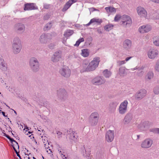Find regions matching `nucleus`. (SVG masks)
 <instances>
[{"instance_id":"f257e3e1","label":"nucleus","mask_w":159,"mask_h":159,"mask_svg":"<svg viewBox=\"0 0 159 159\" xmlns=\"http://www.w3.org/2000/svg\"><path fill=\"white\" fill-rule=\"evenodd\" d=\"M100 61V58L97 57L93 58L88 65L89 69L90 71L94 70L98 66Z\"/></svg>"},{"instance_id":"f03ea898","label":"nucleus","mask_w":159,"mask_h":159,"mask_svg":"<svg viewBox=\"0 0 159 159\" xmlns=\"http://www.w3.org/2000/svg\"><path fill=\"white\" fill-rule=\"evenodd\" d=\"M21 48V43L19 39L16 38L14 39V42L13 44V49L14 52L15 53L19 52Z\"/></svg>"},{"instance_id":"7ed1b4c3","label":"nucleus","mask_w":159,"mask_h":159,"mask_svg":"<svg viewBox=\"0 0 159 159\" xmlns=\"http://www.w3.org/2000/svg\"><path fill=\"white\" fill-rule=\"evenodd\" d=\"M121 20V25L125 27L129 26L132 23V20L130 17L125 15L122 16Z\"/></svg>"},{"instance_id":"20e7f679","label":"nucleus","mask_w":159,"mask_h":159,"mask_svg":"<svg viewBox=\"0 0 159 159\" xmlns=\"http://www.w3.org/2000/svg\"><path fill=\"white\" fill-rule=\"evenodd\" d=\"M59 72L61 75L66 77H69L71 73L70 70L67 66H64L60 70Z\"/></svg>"},{"instance_id":"39448f33","label":"nucleus","mask_w":159,"mask_h":159,"mask_svg":"<svg viewBox=\"0 0 159 159\" xmlns=\"http://www.w3.org/2000/svg\"><path fill=\"white\" fill-rule=\"evenodd\" d=\"M128 102L127 100H125L120 104L119 108V111L120 114H124L126 112Z\"/></svg>"},{"instance_id":"423d86ee","label":"nucleus","mask_w":159,"mask_h":159,"mask_svg":"<svg viewBox=\"0 0 159 159\" xmlns=\"http://www.w3.org/2000/svg\"><path fill=\"white\" fill-rule=\"evenodd\" d=\"M30 64L33 70L34 71H36L39 68V62L34 57H32L31 59Z\"/></svg>"},{"instance_id":"0eeeda50","label":"nucleus","mask_w":159,"mask_h":159,"mask_svg":"<svg viewBox=\"0 0 159 159\" xmlns=\"http://www.w3.org/2000/svg\"><path fill=\"white\" fill-rule=\"evenodd\" d=\"M114 132L113 130H108L106 134V140L108 142L112 141L114 138Z\"/></svg>"},{"instance_id":"6e6552de","label":"nucleus","mask_w":159,"mask_h":159,"mask_svg":"<svg viewBox=\"0 0 159 159\" xmlns=\"http://www.w3.org/2000/svg\"><path fill=\"white\" fill-rule=\"evenodd\" d=\"M105 80L104 78L101 77H97L92 80V83L95 85H101L104 84Z\"/></svg>"},{"instance_id":"1a4fd4ad","label":"nucleus","mask_w":159,"mask_h":159,"mask_svg":"<svg viewBox=\"0 0 159 159\" xmlns=\"http://www.w3.org/2000/svg\"><path fill=\"white\" fill-rule=\"evenodd\" d=\"M158 54V51L153 49L150 50L148 52V57L151 59L155 58Z\"/></svg>"},{"instance_id":"9d476101","label":"nucleus","mask_w":159,"mask_h":159,"mask_svg":"<svg viewBox=\"0 0 159 159\" xmlns=\"http://www.w3.org/2000/svg\"><path fill=\"white\" fill-rule=\"evenodd\" d=\"M134 122L132 116L130 114H127L125 116L123 120L124 124L125 125L129 123L132 124Z\"/></svg>"},{"instance_id":"9b49d317","label":"nucleus","mask_w":159,"mask_h":159,"mask_svg":"<svg viewBox=\"0 0 159 159\" xmlns=\"http://www.w3.org/2000/svg\"><path fill=\"white\" fill-rule=\"evenodd\" d=\"M137 13L141 17H146L147 15V11L143 8L139 7L137 8Z\"/></svg>"},{"instance_id":"f8f14e48","label":"nucleus","mask_w":159,"mask_h":159,"mask_svg":"<svg viewBox=\"0 0 159 159\" xmlns=\"http://www.w3.org/2000/svg\"><path fill=\"white\" fill-rule=\"evenodd\" d=\"M151 26L148 25H143L139 29V31L141 33H144L149 31L151 30Z\"/></svg>"},{"instance_id":"ddd939ff","label":"nucleus","mask_w":159,"mask_h":159,"mask_svg":"<svg viewBox=\"0 0 159 159\" xmlns=\"http://www.w3.org/2000/svg\"><path fill=\"white\" fill-rule=\"evenodd\" d=\"M61 58V53L59 52H55L52 58V60L53 62H56L59 61Z\"/></svg>"},{"instance_id":"4468645a","label":"nucleus","mask_w":159,"mask_h":159,"mask_svg":"<svg viewBox=\"0 0 159 159\" xmlns=\"http://www.w3.org/2000/svg\"><path fill=\"white\" fill-rule=\"evenodd\" d=\"M147 91L145 89L140 90L136 95V98L137 99H140L144 97L146 95Z\"/></svg>"},{"instance_id":"2eb2a0df","label":"nucleus","mask_w":159,"mask_h":159,"mask_svg":"<svg viewBox=\"0 0 159 159\" xmlns=\"http://www.w3.org/2000/svg\"><path fill=\"white\" fill-rule=\"evenodd\" d=\"M152 143V141L149 139L145 140L142 144V148H148L150 147Z\"/></svg>"},{"instance_id":"dca6fc26","label":"nucleus","mask_w":159,"mask_h":159,"mask_svg":"<svg viewBox=\"0 0 159 159\" xmlns=\"http://www.w3.org/2000/svg\"><path fill=\"white\" fill-rule=\"evenodd\" d=\"M37 9V7H35L34 3H27L25 5L24 10H31Z\"/></svg>"},{"instance_id":"f3484780","label":"nucleus","mask_w":159,"mask_h":159,"mask_svg":"<svg viewBox=\"0 0 159 159\" xmlns=\"http://www.w3.org/2000/svg\"><path fill=\"white\" fill-rule=\"evenodd\" d=\"M15 30L18 33L23 32L25 29L24 25L21 24H18L16 25L15 27Z\"/></svg>"},{"instance_id":"a211bd4d","label":"nucleus","mask_w":159,"mask_h":159,"mask_svg":"<svg viewBox=\"0 0 159 159\" xmlns=\"http://www.w3.org/2000/svg\"><path fill=\"white\" fill-rule=\"evenodd\" d=\"M88 65L86 63H83L80 68V72H84L90 71Z\"/></svg>"},{"instance_id":"6ab92c4d","label":"nucleus","mask_w":159,"mask_h":159,"mask_svg":"<svg viewBox=\"0 0 159 159\" xmlns=\"http://www.w3.org/2000/svg\"><path fill=\"white\" fill-rule=\"evenodd\" d=\"M123 47L125 49H129L131 46V42L129 39L125 40L123 43Z\"/></svg>"},{"instance_id":"aec40b11","label":"nucleus","mask_w":159,"mask_h":159,"mask_svg":"<svg viewBox=\"0 0 159 159\" xmlns=\"http://www.w3.org/2000/svg\"><path fill=\"white\" fill-rule=\"evenodd\" d=\"M89 54V52L87 49H84L81 50V55L84 57H88Z\"/></svg>"},{"instance_id":"412c9836","label":"nucleus","mask_w":159,"mask_h":159,"mask_svg":"<svg viewBox=\"0 0 159 159\" xmlns=\"http://www.w3.org/2000/svg\"><path fill=\"white\" fill-rule=\"evenodd\" d=\"M69 137L70 139L74 141H76L78 137V135L77 133L74 131H72L71 133L69 135Z\"/></svg>"},{"instance_id":"4be33fe9","label":"nucleus","mask_w":159,"mask_h":159,"mask_svg":"<svg viewBox=\"0 0 159 159\" xmlns=\"http://www.w3.org/2000/svg\"><path fill=\"white\" fill-rule=\"evenodd\" d=\"M105 9L108 13H115L116 11V9L114 8L111 7H106L105 8Z\"/></svg>"},{"instance_id":"5701e85b","label":"nucleus","mask_w":159,"mask_h":159,"mask_svg":"<svg viewBox=\"0 0 159 159\" xmlns=\"http://www.w3.org/2000/svg\"><path fill=\"white\" fill-rule=\"evenodd\" d=\"M40 41L42 43H44L48 41L47 37L45 34H42L40 38Z\"/></svg>"},{"instance_id":"b1692460","label":"nucleus","mask_w":159,"mask_h":159,"mask_svg":"<svg viewBox=\"0 0 159 159\" xmlns=\"http://www.w3.org/2000/svg\"><path fill=\"white\" fill-rule=\"evenodd\" d=\"M99 115L98 113L97 112H94L92 113L90 116V119H98Z\"/></svg>"},{"instance_id":"393cba45","label":"nucleus","mask_w":159,"mask_h":159,"mask_svg":"<svg viewBox=\"0 0 159 159\" xmlns=\"http://www.w3.org/2000/svg\"><path fill=\"white\" fill-rule=\"evenodd\" d=\"M74 33V31L72 30H67L65 33L64 35L65 36L68 37Z\"/></svg>"},{"instance_id":"a878e982","label":"nucleus","mask_w":159,"mask_h":159,"mask_svg":"<svg viewBox=\"0 0 159 159\" xmlns=\"http://www.w3.org/2000/svg\"><path fill=\"white\" fill-rule=\"evenodd\" d=\"M113 25L112 24H108L104 27V29L107 31H109L113 29Z\"/></svg>"},{"instance_id":"bb28decb","label":"nucleus","mask_w":159,"mask_h":159,"mask_svg":"<svg viewBox=\"0 0 159 159\" xmlns=\"http://www.w3.org/2000/svg\"><path fill=\"white\" fill-rule=\"evenodd\" d=\"M111 73L110 71L107 69L105 70L103 72V75L107 78L109 77L111 75Z\"/></svg>"},{"instance_id":"cd10ccee","label":"nucleus","mask_w":159,"mask_h":159,"mask_svg":"<svg viewBox=\"0 0 159 159\" xmlns=\"http://www.w3.org/2000/svg\"><path fill=\"white\" fill-rule=\"evenodd\" d=\"M12 146L15 152L17 151L16 149H19V146L18 143L16 141L12 143Z\"/></svg>"},{"instance_id":"c85d7f7f","label":"nucleus","mask_w":159,"mask_h":159,"mask_svg":"<svg viewBox=\"0 0 159 159\" xmlns=\"http://www.w3.org/2000/svg\"><path fill=\"white\" fill-rule=\"evenodd\" d=\"M125 67H121L119 69V72L120 75L121 76L124 75L125 73Z\"/></svg>"},{"instance_id":"c756f323","label":"nucleus","mask_w":159,"mask_h":159,"mask_svg":"<svg viewBox=\"0 0 159 159\" xmlns=\"http://www.w3.org/2000/svg\"><path fill=\"white\" fill-rule=\"evenodd\" d=\"M90 20L92 23L94 22H96L100 24L102 22L101 20L96 18H93L91 19Z\"/></svg>"},{"instance_id":"7c9ffc66","label":"nucleus","mask_w":159,"mask_h":159,"mask_svg":"<svg viewBox=\"0 0 159 159\" xmlns=\"http://www.w3.org/2000/svg\"><path fill=\"white\" fill-rule=\"evenodd\" d=\"M90 120L91 121V125L93 126L96 125L98 122V119Z\"/></svg>"},{"instance_id":"2f4dec72","label":"nucleus","mask_w":159,"mask_h":159,"mask_svg":"<svg viewBox=\"0 0 159 159\" xmlns=\"http://www.w3.org/2000/svg\"><path fill=\"white\" fill-rule=\"evenodd\" d=\"M153 77V74L152 72H149L147 74V79L150 80L151 79H152Z\"/></svg>"},{"instance_id":"473e14b6","label":"nucleus","mask_w":159,"mask_h":159,"mask_svg":"<svg viewBox=\"0 0 159 159\" xmlns=\"http://www.w3.org/2000/svg\"><path fill=\"white\" fill-rule=\"evenodd\" d=\"M84 38H82L79 39L78 41H77L76 42L75 44V46H78L80 43L84 42Z\"/></svg>"},{"instance_id":"72a5a7b5","label":"nucleus","mask_w":159,"mask_h":159,"mask_svg":"<svg viewBox=\"0 0 159 159\" xmlns=\"http://www.w3.org/2000/svg\"><path fill=\"white\" fill-rule=\"evenodd\" d=\"M5 66L4 61L3 59L0 58V68H2Z\"/></svg>"},{"instance_id":"f704fd0d","label":"nucleus","mask_w":159,"mask_h":159,"mask_svg":"<svg viewBox=\"0 0 159 159\" xmlns=\"http://www.w3.org/2000/svg\"><path fill=\"white\" fill-rule=\"evenodd\" d=\"M122 16L119 14L116 15L115 17L114 20L115 21H117L119 20H121Z\"/></svg>"},{"instance_id":"c9c22d12","label":"nucleus","mask_w":159,"mask_h":159,"mask_svg":"<svg viewBox=\"0 0 159 159\" xmlns=\"http://www.w3.org/2000/svg\"><path fill=\"white\" fill-rule=\"evenodd\" d=\"M69 8L70 7L66 4H65L62 9V11H65Z\"/></svg>"},{"instance_id":"e433bc0d","label":"nucleus","mask_w":159,"mask_h":159,"mask_svg":"<svg viewBox=\"0 0 159 159\" xmlns=\"http://www.w3.org/2000/svg\"><path fill=\"white\" fill-rule=\"evenodd\" d=\"M48 146H46V144H44V147L46 149V150L47 152L49 154H50L52 152V151L50 149H48Z\"/></svg>"},{"instance_id":"4c0bfd02","label":"nucleus","mask_w":159,"mask_h":159,"mask_svg":"<svg viewBox=\"0 0 159 159\" xmlns=\"http://www.w3.org/2000/svg\"><path fill=\"white\" fill-rule=\"evenodd\" d=\"M155 69L157 71H159V61L157 62Z\"/></svg>"},{"instance_id":"58836bf2","label":"nucleus","mask_w":159,"mask_h":159,"mask_svg":"<svg viewBox=\"0 0 159 159\" xmlns=\"http://www.w3.org/2000/svg\"><path fill=\"white\" fill-rule=\"evenodd\" d=\"M51 26V24L50 23H49L46 26H45L44 29V30H48L49 29V28H50Z\"/></svg>"},{"instance_id":"ea45409f","label":"nucleus","mask_w":159,"mask_h":159,"mask_svg":"<svg viewBox=\"0 0 159 159\" xmlns=\"http://www.w3.org/2000/svg\"><path fill=\"white\" fill-rule=\"evenodd\" d=\"M150 123L149 122H143L142 124V125H143L144 127H147L148 126H149L150 125Z\"/></svg>"},{"instance_id":"a19ab883","label":"nucleus","mask_w":159,"mask_h":159,"mask_svg":"<svg viewBox=\"0 0 159 159\" xmlns=\"http://www.w3.org/2000/svg\"><path fill=\"white\" fill-rule=\"evenodd\" d=\"M117 63L120 66L125 64V60L120 61L117 62Z\"/></svg>"},{"instance_id":"79ce46f5","label":"nucleus","mask_w":159,"mask_h":159,"mask_svg":"<svg viewBox=\"0 0 159 159\" xmlns=\"http://www.w3.org/2000/svg\"><path fill=\"white\" fill-rule=\"evenodd\" d=\"M154 44L156 46H159V39L154 41L153 42Z\"/></svg>"},{"instance_id":"37998d69","label":"nucleus","mask_w":159,"mask_h":159,"mask_svg":"<svg viewBox=\"0 0 159 159\" xmlns=\"http://www.w3.org/2000/svg\"><path fill=\"white\" fill-rule=\"evenodd\" d=\"M153 131L155 133L159 134V128H155L153 129Z\"/></svg>"},{"instance_id":"c03bdc74","label":"nucleus","mask_w":159,"mask_h":159,"mask_svg":"<svg viewBox=\"0 0 159 159\" xmlns=\"http://www.w3.org/2000/svg\"><path fill=\"white\" fill-rule=\"evenodd\" d=\"M66 4L69 7H70L72 4L69 0Z\"/></svg>"},{"instance_id":"a18cd8bd","label":"nucleus","mask_w":159,"mask_h":159,"mask_svg":"<svg viewBox=\"0 0 159 159\" xmlns=\"http://www.w3.org/2000/svg\"><path fill=\"white\" fill-rule=\"evenodd\" d=\"M49 18V16L48 15H46L44 16V19L47 20Z\"/></svg>"},{"instance_id":"49530a36","label":"nucleus","mask_w":159,"mask_h":159,"mask_svg":"<svg viewBox=\"0 0 159 159\" xmlns=\"http://www.w3.org/2000/svg\"><path fill=\"white\" fill-rule=\"evenodd\" d=\"M152 2L157 3H159V0H150Z\"/></svg>"},{"instance_id":"de8ad7c7","label":"nucleus","mask_w":159,"mask_h":159,"mask_svg":"<svg viewBox=\"0 0 159 159\" xmlns=\"http://www.w3.org/2000/svg\"><path fill=\"white\" fill-rule=\"evenodd\" d=\"M78 0H69L72 4L77 2Z\"/></svg>"},{"instance_id":"09e8293b","label":"nucleus","mask_w":159,"mask_h":159,"mask_svg":"<svg viewBox=\"0 0 159 159\" xmlns=\"http://www.w3.org/2000/svg\"><path fill=\"white\" fill-rule=\"evenodd\" d=\"M132 58V57H127L125 59V61H128L129 59H130L131 58Z\"/></svg>"},{"instance_id":"8fccbe9b","label":"nucleus","mask_w":159,"mask_h":159,"mask_svg":"<svg viewBox=\"0 0 159 159\" xmlns=\"http://www.w3.org/2000/svg\"><path fill=\"white\" fill-rule=\"evenodd\" d=\"M9 140L11 142L12 144V143L15 142H16V141L14 140L13 139L11 138H10Z\"/></svg>"},{"instance_id":"3c124183","label":"nucleus","mask_w":159,"mask_h":159,"mask_svg":"<svg viewBox=\"0 0 159 159\" xmlns=\"http://www.w3.org/2000/svg\"><path fill=\"white\" fill-rule=\"evenodd\" d=\"M16 154H17V156L19 157V158H20V159H21V157L20 156V155H19V152H17V151H16L15 152Z\"/></svg>"},{"instance_id":"603ef678","label":"nucleus","mask_w":159,"mask_h":159,"mask_svg":"<svg viewBox=\"0 0 159 159\" xmlns=\"http://www.w3.org/2000/svg\"><path fill=\"white\" fill-rule=\"evenodd\" d=\"M5 136L9 140L11 138L8 135L5 134Z\"/></svg>"},{"instance_id":"864d4df0","label":"nucleus","mask_w":159,"mask_h":159,"mask_svg":"<svg viewBox=\"0 0 159 159\" xmlns=\"http://www.w3.org/2000/svg\"><path fill=\"white\" fill-rule=\"evenodd\" d=\"M92 23V22H91V21L90 20V21L89 22V23H88L86 25L87 26H89Z\"/></svg>"},{"instance_id":"5fc2aeb1","label":"nucleus","mask_w":159,"mask_h":159,"mask_svg":"<svg viewBox=\"0 0 159 159\" xmlns=\"http://www.w3.org/2000/svg\"><path fill=\"white\" fill-rule=\"evenodd\" d=\"M57 134L58 135H61V133L60 132H58L57 133Z\"/></svg>"},{"instance_id":"6e6d98bb","label":"nucleus","mask_w":159,"mask_h":159,"mask_svg":"<svg viewBox=\"0 0 159 159\" xmlns=\"http://www.w3.org/2000/svg\"><path fill=\"white\" fill-rule=\"evenodd\" d=\"M2 114L4 116H5V112H3V111H2Z\"/></svg>"},{"instance_id":"4d7b16f0","label":"nucleus","mask_w":159,"mask_h":159,"mask_svg":"<svg viewBox=\"0 0 159 159\" xmlns=\"http://www.w3.org/2000/svg\"><path fill=\"white\" fill-rule=\"evenodd\" d=\"M49 7V5H45L44 6V7L45 8H48Z\"/></svg>"},{"instance_id":"13d9d810","label":"nucleus","mask_w":159,"mask_h":159,"mask_svg":"<svg viewBox=\"0 0 159 159\" xmlns=\"http://www.w3.org/2000/svg\"><path fill=\"white\" fill-rule=\"evenodd\" d=\"M29 155H28V154L27 155V156H28V157H27V158L28 159H30V157H29V155Z\"/></svg>"},{"instance_id":"bf43d9fd","label":"nucleus","mask_w":159,"mask_h":159,"mask_svg":"<svg viewBox=\"0 0 159 159\" xmlns=\"http://www.w3.org/2000/svg\"><path fill=\"white\" fill-rule=\"evenodd\" d=\"M24 130H25V131H27L28 130V128L27 127L26 129H24Z\"/></svg>"},{"instance_id":"052dcab7","label":"nucleus","mask_w":159,"mask_h":159,"mask_svg":"<svg viewBox=\"0 0 159 159\" xmlns=\"http://www.w3.org/2000/svg\"><path fill=\"white\" fill-rule=\"evenodd\" d=\"M154 91L155 94H158L159 93L158 92H156L155 90H154Z\"/></svg>"},{"instance_id":"680f3d73","label":"nucleus","mask_w":159,"mask_h":159,"mask_svg":"<svg viewBox=\"0 0 159 159\" xmlns=\"http://www.w3.org/2000/svg\"><path fill=\"white\" fill-rule=\"evenodd\" d=\"M33 159H36V158H35L34 157H33Z\"/></svg>"},{"instance_id":"e2e57ef3","label":"nucleus","mask_w":159,"mask_h":159,"mask_svg":"<svg viewBox=\"0 0 159 159\" xmlns=\"http://www.w3.org/2000/svg\"><path fill=\"white\" fill-rule=\"evenodd\" d=\"M28 133H29V134H30V133H31L30 132V131H29V132H28Z\"/></svg>"},{"instance_id":"0e129e2a","label":"nucleus","mask_w":159,"mask_h":159,"mask_svg":"<svg viewBox=\"0 0 159 159\" xmlns=\"http://www.w3.org/2000/svg\"><path fill=\"white\" fill-rule=\"evenodd\" d=\"M137 136L138 138L139 137V135H137Z\"/></svg>"},{"instance_id":"69168bd1","label":"nucleus","mask_w":159,"mask_h":159,"mask_svg":"<svg viewBox=\"0 0 159 159\" xmlns=\"http://www.w3.org/2000/svg\"><path fill=\"white\" fill-rule=\"evenodd\" d=\"M31 136V135H29V137H30Z\"/></svg>"},{"instance_id":"338daca9","label":"nucleus","mask_w":159,"mask_h":159,"mask_svg":"<svg viewBox=\"0 0 159 159\" xmlns=\"http://www.w3.org/2000/svg\"><path fill=\"white\" fill-rule=\"evenodd\" d=\"M2 111V110H0V111Z\"/></svg>"},{"instance_id":"774afa93","label":"nucleus","mask_w":159,"mask_h":159,"mask_svg":"<svg viewBox=\"0 0 159 159\" xmlns=\"http://www.w3.org/2000/svg\"><path fill=\"white\" fill-rule=\"evenodd\" d=\"M139 75L140 76H141V75L140 74H139Z\"/></svg>"}]
</instances>
